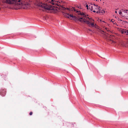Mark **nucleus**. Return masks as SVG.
Listing matches in <instances>:
<instances>
[{"instance_id":"obj_4","label":"nucleus","mask_w":128,"mask_h":128,"mask_svg":"<svg viewBox=\"0 0 128 128\" xmlns=\"http://www.w3.org/2000/svg\"><path fill=\"white\" fill-rule=\"evenodd\" d=\"M119 12L121 16L124 17H128V9H122L119 11Z\"/></svg>"},{"instance_id":"obj_8","label":"nucleus","mask_w":128,"mask_h":128,"mask_svg":"<svg viewBox=\"0 0 128 128\" xmlns=\"http://www.w3.org/2000/svg\"><path fill=\"white\" fill-rule=\"evenodd\" d=\"M96 13H101L102 14H104L105 13V12L103 10H100L98 11H97Z\"/></svg>"},{"instance_id":"obj_17","label":"nucleus","mask_w":128,"mask_h":128,"mask_svg":"<svg viewBox=\"0 0 128 128\" xmlns=\"http://www.w3.org/2000/svg\"><path fill=\"white\" fill-rule=\"evenodd\" d=\"M77 12H78V11H77Z\"/></svg>"},{"instance_id":"obj_3","label":"nucleus","mask_w":128,"mask_h":128,"mask_svg":"<svg viewBox=\"0 0 128 128\" xmlns=\"http://www.w3.org/2000/svg\"><path fill=\"white\" fill-rule=\"evenodd\" d=\"M89 7L90 9L91 10L94 12H96L97 11H98V10L99 11L100 10V6H98L97 5H96L95 4L90 5L89 6Z\"/></svg>"},{"instance_id":"obj_2","label":"nucleus","mask_w":128,"mask_h":128,"mask_svg":"<svg viewBox=\"0 0 128 128\" xmlns=\"http://www.w3.org/2000/svg\"><path fill=\"white\" fill-rule=\"evenodd\" d=\"M2 2L7 4L14 5V8H16L18 5V2H20V0H2Z\"/></svg>"},{"instance_id":"obj_18","label":"nucleus","mask_w":128,"mask_h":128,"mask_svg":"<svg viewBox=\"0 0 128 128\" xmlns=\"http://www.w3.org/2000/svg\"><path fill=\"white\" fill-rule=\"evenodd\" d=\"M79 8H80V6H79V7H78Z\"/></svg>"},{"instance_id":"obj_10","label":"nucleus","mask_w":128,"mask_h":128,"mask_svg":"<svg viewBox=\"0 0 128 128\" xmlns=\"http://www.w3.org/2000/svg\"><path fill=\"white\" fill-rule=\"evenodd\" d=\"M32 114V112H30L29 114L30 115H31Z\"/></svg>"},{"instance_id":"obj_1","label":"nucleus","mask_w":128,"mask_h":128,"mask_svg":"<svg viewBox=\"0 0 128 128\" xmlns=\"http://www.w3.org/2000/svg\"><path fill=\"white\" fill-rule=\"evenodd\" d=\"M49 2L45 3H42L40 1L36 0L35 2V4L38 6L41 7L45 10H56L57 9L60 10H62L64 11L62 12L63 13L65 14L64 15L66 18H68L71 20H74L76 22L79 20L81 22H82L84 20V18L86 17L88 15L86 14L83 13V12L78 13L79 16L78 17L73 16L72 15L66 13L67 12L66 10H74L76 11L74 8L72 7L71 9L68 8H65L63 6L58 4V2H57L53 0H50Z\"/></svg>"},{"instance_id":"obj_14","label":"nucleus","mask_w":128,"mask_h":128,"mask_svg":"<svg viewBox=\"0 0 128 128\" xmlns=\"http://www.w3.org/2000/svg\"><path fill=\"white\" fill-rule=\"evenodd\" d=\"M88 30L90 31H92V30L90 29H88Z\"/></svg>"},{"instance_id":"obj_11","label":"nucleus","mask_w":128,"mask_h":128,"mask_svg":"<svg viewBox=\"0 0 128 128\" xmlns=\"http://www.w3.org/2000/svg\"><path fill=\"white\" fill-rule=\"evenodd\" d=\"M86 7L87 9H88V5H86Z\"/></svg>"},{"instance_id":"obj_15","label":"nucleus","mask_w":128,"mask_h":128,"mask_svg":"<svg viewBox=\"0 0 128 128\" xmlns=\"http://www.w3.org/2000/svg\"><path fill=\"white\" fill-rule=\"evenodd\" d=\"M87 18H88V19H90V18L88 17H87Z\"/></svg>"},{"instance_id":"obj_5","label":"nucleus","mask_w":128,"mask_h":128,"mask_svg":"<svg viewBox=\"0 0 128 128\" xmlns=\"http://www.w3.org/2000/svg\"><path fill=\"white\" fill-rule=\"evenodd\" d=\"M84 22H86L87 24H88V26L90 27H94V23L92 22V20H90V21L86 20L85 18H84Z\"/></svg>"},{"instance_id":"obj_21","label":"nucleus","mask_w":128,"mask_h":128,"mask_svg":"<svg viewBox=\"0 0 128 128\" xmlns=\"http://www.w3.org/2000/svg\"><path fill=\"white\" fill-rule=\"evenodd\" d=\"M96 0V1H97V0Z\"/></svg>"},{"instance_id":"obj_9","label":"nucleus","mask_w":128,"mask_h":128,"mask_svg":"<svg viewBox=\"0 0 128 128\" xmlns=\"http://www.w3.org/2000/svg\"><path fill=\"white\" fill-rule=\"evenodd\" d=\"M105 29L107 31H109V29L107 28H105Z\"/></svg>"},{"instance_id":"obj_16","label":"nucleus","mask_w":128,"mask_h":128,"mask_svg":"<svg viewBox=\"0 0 128 128\" xmlns=\"http://www.w3.org/2000/svg\"><path fill=\"white\" fill-rule=\"evenodd\" d=\"M115 12H116V13H117V12H116V11H115Z\"/></svg>"},{"instance_id":"obj_20","label":"nucleus","mask_w":128,"mask_h":128,"mask_svg":"<svg viewBox=\"0 0 128 128\" xmlns=\"http://www.w3.org/2000/svg\"><path fill=\"white\" fill-rule=\"evenodd\" d=\"M100 0V1H101V0Z\"/></svg>"},{"instance_id":"obj_7","label":"nucleus","mask_w":128,"mask_h":128,"mask_svg":"<svg viewBox=\"0 0 128 128\" xmlns=\"http://www.w3.org/2000/svg\"><path fill=\"white\" fill-rule=\"evenodd\" d=\"M121 32L122 34H125L127 35H128V30H122Z\"/></svg>"},{"instance_id":"obj_6","label":"nucleus","mask_w":128,"mask_h":128,"mask_svg":"<svg viewBox=\"0 0 128 128\" xmlns=\"http://www.w3.org/2000/svg\"><path fill=\"white\" fill-rule=\"evenodd\" d=\"M6 91L5 90H1L0 92V94L2 96H4L6 94Z\"/></svg>"},{"instance_id":"obj_13","label":"nucleus","mask_w":128,"mask_h":128,"mask_svg":"<svg viewBox=\"0 0 128 128\" xmlns=\"http://www.w3.org/2000/svg\"><path fill=\"white\" fill-rule=\"evenodd\" d=\"M114 24H116V23L115 22V23H114Z\"/></svg>"},{"instance_id":"obj_19","label":"nucleus","mask_w":128,"mask_h":128,"mask_svg":"<svg viewBox=\"0 0 128 128\" xmlns=\"http://www.w3.org/2000/svg\"><path fill=\"white\" fill-rule=\"evenodd\" d=\"M47 0V1L48 0Z\"/></svg>"},{"instance_id":"obj_12","label":"nucleus","mask_w":128,"mask_h":128,"mask_svg":"<svg viewBox=\"0 0 128 128\" xmlns=\"http://www.w3.org/2000/svg\"><path fill=\"white\" fill-rule=\"evenodd\" d=\"M113 20H111V22H114V21H112Z\"/></svg>"}]
</instances>
